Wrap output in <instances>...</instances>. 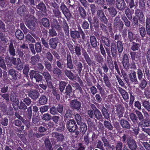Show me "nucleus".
<instances>
[{
	"label": "nucleus",
	"mask_w": 150,
	"mask_h": 150,
	"mask_svg": "<svg viewBox=\"0 0 150 150\" xmlns=\"http://www.w3.org/2000/svg\"><path fill=\"white\" fill-rule=\"evenodd\" d=\"M94 117L97 120L101 121L103 119V117L101 112L98 109L94 111Z\"/></svg>",
	"instance_id": "obj_41"
},
{
	"label": "nucleus",
	"mask_w": 150,
	"mask_h": 150,
	"mask_svg": "<svg viewBox=\"0 0 150 150\" xmlns=\"http://www.w3.org/2000/svg\"><path fill=\"white\" fill-rule=\"evenodd\" d=\"M42 118L45 121H49L52 119V116L50 114L46 113L43 115Z\"/></svg>",
	"instance_id": "obj_61"
},
{
	"label": "nucleus",
	"mask_w": 150,
	"mask_h": 150,
	"mask_svg": "<svg viewBox=\"0 0 150 150\" xmlns=\"http://www.w3.org/2000/svg\"><path fill=\"white\" fill-rule=\"evenodd\" d=\"M25 24L28 28L31 30H33L35 29V23L33 21H28L25 22Z\"/></svg>",
	"instance_id": "obj_31"
},
{
	"label": "nucleus",
	"mask_w": 150,
	"mask_h": 150,
	"mask_svg": "<svg viewBox=\"0 0 150 150\" xmlns=\"http://www.w3.org/2000/svg\"><path fill=\"white\" fill-rule=\"evenodd\" d=\"M113 25L114 27L119 29H122L123 28L124 24L118 16L116 17L113 21Z\"/></svg>",
	"instance_id": "obj_5"
},
{
	"label": "nucleus",
	"mask_w": 150,
	"mask_h": 150,
	"mask_svg": "<svg viewBox=\"0 0 150 150\" xmlns=\"http://www.w3.org/2000/svg\"><path fill=\"white\" fill-rule=\"evenodd\" d=\"M29 65L28 64H25L24 69L23 70V73L25 75L26 77H28V72L29 70Z\"/></svg>",
	"instance_id": "obj_60"
},
{
	"label": "nucleus",
	"mask_w": 150,
	"mask_h": 150,
	"mask_svg": "<svg viewBox=\"0 0 150 150\" xmlns=\"http://www.w3.org/2000/svg\"><path fill=\"white\" fill-rule=\"evenodd\" d=\"M60 69L57 66H54L52 71L54 75L58 77L61 76L62 74V70Z\"/></svg>",
	"instance_id": "obj_40"
},
{
	"label": "nucleus",
	"mask_w": 150,
	"mask_h": 150,
	"mask_svg": "<svg viewBox=\"0 0 150 150\" xmlns=\"http://www.w3.org/2000/svg\"><path fill=\"white\" fill-rule=\"evenodd\" d=\"M103 124L106 128L111 131L113 130V127L110 122L106 120L104 121Z\"/></svg>",
	"instance_id": "obj_57"
},
{
	"label": "nucleus",
	"mask_w": 150,
	"mask_h": 150,
	"mask_svg": "<svg viewBox=\"0 0 150 150\" xmlns=\"http://www.w3.org/2000/svg\"><path fill=\"white\" fill-rule=\"evenodd\" d=\"M74 115L72 110L70 109H68L66 110L64 116V120H67L69 118H72V116Z\"/></svg>",
	"instance_id": "obj_35"
},
{
	"label": "nucleus",
	"mask_w": 150,
	"mask_h": 150,
	"mask_svg": "<svg viewBox=\"0 0 150 150\" xmlns=\"http://www.w3.org/2000/svg\"><path fill=\"white\" fill-rule=\"evenodd\" d=\"M66 127L68 131L71 133V135L75 133L76 129H78V126L74 119H70L66 123Z\"/></svg>",
	"instance_id": "obj_2"
},
{
	"label": "nucleus",
	"mask_w": 150,
	"mask_h": 150,
	"mask_svg": "<svg viewBox=\"0 0 150 150\" xmlns=\"http://www.w3.org/2000/svg\"><path fill=\"white\" fill-rule=\"evenodd\" d=\"M139 125H140L141 127L145 128L148 127H150V119L149 118L144 119L141 122H139Z\"/></svg>",
	"instance_id": "obj_18"
},
{
	"label": "nucleus",
	"mask_w": 150,
	"mask_h": 150,
	"mask_svg": "<svg viewBox=\"0 0 150 150\" xmlns=\"http://www.w3.org/2000/svg\"><path fill=\"white\" fill-rule=\"evenodd\" d=\"M57 35V33L56 31L54 29V28H52L49 30L48 32L49 36L50 37L56 36Z\"/></svg>",
	"instance_id": "obj_64"
},
{
	"label": "nucleus",
	"mask_w": 150,
	"mask_h": 150,
	"mask_svg": "<svg viewBox=\"0 0 150 150\" xmlns=\"http://www.w3.org/2000/svg\"><path fill=\"white\" fill-rule=\"evenodd\" d=\"M135 112L136 114L132 113L130 114L129 115L137 120H139L142 121L144 119L143 115L141 112L138 110H135Z\"/></svg>",
	"instance_id": "obj_10"
},
{
	"label": "nucleus",
	"mask_w": 150,
	"mask_h": 150,
	"mask_svg": "<svg viewBox=\"0 0 150 150\" xmlns=\"http://www.w3.org/2000/svg\"><path fill=\"white\" fill-rule=\"evenodd\" d=\"M64 73L66 76L69 79L73 80L74 78V74L71 71L65 69L64 70Z\"/></svg>",
	"instance_id": "obj_37"
},
{
	"label": "nucleus",
	"mask_w": 150,
	"mask_h": 150,
	"mask_svg": "<svg viewBox=\"0 0 150 150\" xmlns=\"http://www.w3.org/2000/svg\"><path fill=\"white\" fill-rule=\"evenodd\" d=\"M116 7L118 10L123 11L127 7L124 0H116Z\"/></svg>",
	"instance_id": "obj_8"
},
{
	"label": "nucleus",
	"mask_w": 150,
	"mask_h": 150,
	"mask_svg": "<svg viewBox=\"0 0 150 150\" xmlns=\"http://www.w3.org/2000/svg\"><path fill=\"white\" fill-rule=\"evenodd\" d=\"M10 100L13 103H18L19 101L18 99L17 98V95L15 92H13L11 94Z\"/></svg>",
	"instance_id": "obj_53"
},
{
	"label": "nucleus",
	"mask_w": 150,
	"mask_h": 150,
	"mask_svg": "<svg viewBox=\"0 0 150 150\" xmlns=\"http://www.w3.org/2000/svg\"><path fill=\"white\" fill-rule=\"evenodd\" d=\"M36 7L38 9L42 11L45 12L47 11L46 6L45 4L42 2H40L38 5H36Z\"/></svg>",
	"instance_id": "obj_54"
},
{
	"label": "nucleus",
	"mask_w": 150,
	"mask_h": 150,
	"mask_svg": "<svg viewBox=\"0 0 150 150\" xmlns=\"http://www.w3.org/2000/svg\"><path fill=\"white\" fill-rule=\"evenodd\" d=\"M67 85V83L65 81H61L60 82L59 84V89L61 94L64 93Z\"/></svg>",
	"instance_id": "obj_46"
},
{
	"label": "nucleus",
	"mask_w": 150,
	"mask_h": 150,
	"mask_svg": "<svg viewBox=\"0 0 150 150\" xmlns=\"http://www.w3.org/2000/svg\"><path fill=\"white\" fill-rule=\"evenodd\" d=\"M62 27L64 30L66 35V39L69 40V27L68 24L67 23L66 21H63Z\"/></svg>",
	"instance_id": "obj_21"
},
{
	"label": "nucleus",
	"mask_w": 150,
	"mask_h": 150,
	"mask_svg": "<svg viewBox=\"0 0 150 150\" xmlns=\"http://www.w3.org/2000/svg\"><path fill=\"white\" fill-rule=\"evenodd\" d=\"M129 118L132 122L131 124H130L131 128L132 129L137 128L140 126V125H139V120H137L130 115H129Z\"/></svg>",
	"instance_id": "obj_25"
},
{
	"label": "nucleus",
	"mask_w": 150,
	"mask_h": 150,
	"mask_svg": "<svg viewBox=\"0 0 150 150\" xmlns=\"http://www.w3.org/2000/svg\"><path fill=\"white\" fill-rule=\"evenodd\" d=\"M110 47L112 57L114 58H116L117 54V50L116 45L114 43H111Z\"/></svg>",
	"instance_id": "obj_20"
},
{
	"label": "nucleus",
	"mask_w": 150,
	"mask_h": 150,
	"mask_svg": "<svg viewBox=\"0 0 150 150\" xmlns=\"http://www.w3.org/2000/svg\"><path fill=\"white\" fill-rule=\"evenodd\" d=\"M118 90L125 100L129 98L128 93L125 90L120 87H118Z\"/></svg>",
	"instance_id": "obj_29"
},
{
	"label": "nucleus",
	"mask_w": 150,
	"mask_h": 150,
	"mask_svg": "<svg viewBox=\"0 0 150 150\" xmlns=\"http://www.w3.org/2000/svg\"><path fill=\"white\" fill-rule=\"evenodd\" d=\"M56 141H52V144L53 145H54L53 148L54 149L56 150H68V146L67 144L65 142L62 145V146H60L59 144H56Z\"/></svg>",
	"instance_id": "obj_9"
},
{
	"label": "nucleus",
	"mask_w": 150,
	"mask_h": 150,
	"mask_svg": "<svg viewBox=\"0 0 150 150\" xmlns=\"http://www.w3.org/2000/svg\"><path fill=\"white\" fill-rule=\"evenodd\" d=\"M135 14L139 22L142 24L144 23L145 17L142 11L141 10H137L136 11Z\"/></svg>",
	"instance_id": "obj_12"
},
{
	"label": "nucleus",
	"mask_w": 150,
	"mask_h": 150,
	"mask_svg": "<svg viewBox=\"0 0 150 150\" xmlns=\"http://www.w3.org/2000/svg\"><path fill=\"white\" fill-rule=\"evenodd\" d=\"M93 20L92 21L91 17H88V20L89 22L90 25V28L91 30L93 29V26L95 28H97L98 27V22L97 21V20L96 18H93Z\"/></svg>",
	"instance_id": "obj_23"
},
{
	"label": "nucleus",
	"mask_w": 150,
	"mask_h": 150,
	"mask_svg": "<svg viewBox=\"0 0 150 150\" xmlns=\"http://www.w3.org/2000/svg\"><path fill=\"white\" fill-rule=\"evenodd\" d=\"M16 71L14 69H10L8 71L9 74L12 76L14 80L17 79L18 74L16 73Z\"/></svg>",
	"instance_id": "obj_58"
},
{
	"label": "nucleus",
	"mask_w": 150,
	"mask_h": 150,
	"mask_svg": "<svg viewBox=\"0 0 150 150\" xmlns=\"http://www.w3.org/2000/svg\"><path fill=\"white\" fill-rule=\"evenodd\" d=\"M73 63L76 66L77 70L79 74H80L83 67L82 64L81 62H79L77 59L73 60Z\"/></svg>",
	"instance_id": "obj_28"
},
{
	"label": "nucleus",
	"mask_w": 150,
	"mask_h": 150,
	"mask_svg": "<svg viewBox=\"0 0 150 150\" xmlns=\"http://www.w3.org/2000/svg\"><path fill=\"white\" fill-rule=\"evenodd\" d=\"M132 45L131 46V49L134 51H137L140 49V44L135 42L133 41L132 42Z\"/></svg>",
	"instance_id": "obj_49"
},
{
	"label": "nucleus",
	"mask_w": 150,
	"mask_h": 150,
	"mask_svg": "<svg viewBox=\"0 0 150 150\" xmlns=\"http://www.w3.org/2000/svg\"><path fill=\"white\" fill-rule=\"evenodd\" d=\"M15 36L16 38L20 40H22L24 38V35L20 30H17L15 32Z\"/></svg>",
	"instance_id": "obj_45"
},
{
	"label": "nucleus",
	"mask_w": 150,
	"mask_h": 150,
	"mask_svg": "<svg viewBox=\"0 0 150 150\" xmlns=\"http://www.w3.org/2000/svg\"><path fill=\"white\" fill-rule=\"evenodd\" d=\"M58 40L57 38H52L50 39L49 45L51 49L53 50H55L56 49L58 43Z\"/></svg>",
	"instance_id": "obj_14"
},
{
	"label": "nucleus",
	"mask_w": 150,
	"mask_h": 150,
	"mask_svg": "<svg viewBox=\"0 0 150 150\" xmlns=\"http://www.w3.org/2000/svg\"><path fill=\"white\" fill-rule=\"evenodd\" d=\"M101 40L102 42L105 45L108 47H109L110 45L111 41L110 39L107 37L102 35L101 36Z\"/></svg>",
	"instance_id": "obj_34"
},
{
	"label": "nucleus",
	"mask_w": 150,
	"mask_h": 150,
	"mask_svg": "<svg viewBox=\"0 0 150 150\" xmlns=\"http://www.w3.org/2000/svg\"><path fill=\"white\" fill-rule=\"evenodd\" d=\"M41 23L45 27L47 28L50 27V21L47 18H43L41 20Z\"/></svg>",
	"instance_id": "obj_51"
},
{
	"label": "nucleus",
	"mask_w": 150,
	"mask_h": 150,
	"mask_svg": "<svg viewBox=\"0 0 150 150\" xmlns=\"http://www.w3.org/2000/svg\"><path fill=\"white\" fill-rule=\"evenodd\" d=\"M41 74L46 81L48 80H51V76L48 71H44L43 72L41 73Z\"/></svg>",
	"instance_id": "obj_47"
},
{
	"label": "nucleus",
	"mask_w": 150,
	"mask_h": 150,
	"mask_svg": "<svg viewBox=\"0 0 150 150\" xmlns=\"http://www.w3.org/2000/svg\"><path fill=\"white\" fill-rule=\"evenodd\" d=\"M97 17L99 18L100 20L105 23L108 22L107 19L105 16L104 13L101 10H98L97 11Z\"/></svg>",
	"instance_id": "obj_17"
},
{
	"label": "nucleus",
	"mask_w": 150,
	"mask_h": 150,
	"mask_svg": "<svg viewBox=\"0 0 150 150\" xmlns=\"http://www.w3.org/2000/svg\"><path fill=\"white\" fill-rule=\"evenodd\" d=\"M47 98L44 95H42L38 100L39 103L41 105H44L46 104L47 101Z\"/></svg>",
	"instance_id": "obj_43"
},
{
	"label": "nucleus",
	"mask_w": 150,
	"mask_h": 150,
	"mask_svg": "<svg viewBox=\"0 0 150 150\" xmlns=\"http://www.w3.org/2000/svg\"><path fill=\"white\" fill-rule=\"evenodd\" d=\"M74 49L76 55L78 56H80L81 54V47L80 46L78 45L74 46Z\"/></svg>",
	"instance_id": "obj_63"
},
{
	"label": "nucleus",
	"mask_w": 150,
	"mask_h": 150,
	"mask_svg": "<svg viewBox=\"0 0 150 150\" xmlns=\"http://www.w3.org/2000/svg\"><path fill=\"white\" fill-rule=\"evenodd\" d=\"M108 11L109 14L112 17H115L117 13L116 9L113 6H111L108 8Z\"/></svg>",
	"instance_id": "obj_33"
},
{
	"label": "nucleus",
	"mask_w": 150,
	"mask_h": 150,
	"mask_svg": "<svg viewBox=\"0 0 150 150\" xmlns=\"http://www.w3.org/2000/svg\"><path fill=\"white\" fill-rule=\"evenodd\" d=\"M83 55L88 65L89 66H91L93 64V62L91 60L87 52H84L83 53Z\"/></svg>",
	"instance_id": "obj_52"
},
{
	"label": "nucleus",
	"mask_w": 150,
	"mask_h": 150,
	"mask_svg": "<svg viewBox=\"0 0 150 150\" xmlns=\"http://www.w3.org/2000/svg\"><path fill=\"white\" fill-rule=\"evenodd\" d=\"M120 123L123 129H129L131 128L130 123L124 119H121L120 120Z\"/></svg>",
	"instance_id": "obj_16"
},
{
	"label": "nucleus",
	"mask_w": 150,
	"mask_h": 150,
	"mask_svg": "<svg viewBox=\"0 0 150 150\" xmlns=\"http://www.w3.org/2000/svg\"><path fill=\"white\" fill-rule=\"evenodd\" d=\"M122 64L125 69L126 70H128L130 66L128 57L127 54H124L122 60Z\"/></svg>",
	"instance_id": "obj_13"
},
{
	"label": "nucleus",
	"mask_w": 150,
	"mask_h": 150,
	"mask_svg": "<svg viewBox=\"0 0 150 150\" xmlns=\"http://www.w3.org/2000/svg\"><path fill=\"white\" fill-rule=\"evenodd\" d=\"M52 137L54 138L52 140V141H56V143L58 142H62L64 140V136L63 134L57 132H53L52 133Z\"/></svg>",
	"instance_id": "obj_7"
},
{
	"label": "nucleus",
	"mask_w": 150,
	"mask_h": 150,
	"mask_svg": "<svg viewBox=\"0 0 150 150\" xmlns=\"http://www.w3.org/2000/svg\"><path fill=\"white\" fill-rule=\"evenodd\" d=\"M80 125L79 130L78 129H76L75 133L72 134V137L77 139L81 135V134L83 135L85 134L87 130V126L86 124L84 123H81Z\"/></svg>",
	"instance_id": "obj_1"
},
{
	"label": "nucleus",
	"mask_w": 150,
	"mask_h": 150,
	"mask_svg": "<svg viewBox=\"0 0 150 150\" xmlns=\"http://www.w3.org/2000/svg\"><path fill=\"white\" fill-rule=\"evenodd\" d=\"M73 88L70 84H68L66 86L65 88V92L64 93L65 95L68 96H70L73 92Z\"/></svg>",
	"instance_id": "obj_36"
},
{
	"label": "nucleus",
	"mask_w": 150,
	"mask_h": 150,
	"mask_svg": "<svg viewBox=\"0 0 150 150\" xmlns=\"http://www.w3.org/2000/svg\"><path fill=\"white\" fill-rule=\"evenodd\" d=\"M17 60V62L16 65H15V68L18 71L21 70L23 68V64L20 58H18Z\"/></svg>",
	"instance_id": "obj_38"
},
{
	"label": "nucleus",
	"mask_w": 150,
	"mask_h": 150,
	"mask_svg": "<svg viewBox=\"0 0 150 150\" xmlns=\"http://www.w3.org/2000/svg\"><path fill=\"white\" fill-rule=\"evenodd\" d=\"M140 82L139 83V87L141 89L143 90L145 89L147 85V82L145 79H142L141 80H140Z\"/></svg>",
	"instance_id": "obj_48"
},
{
	"label": "nucleus",
	"mask_w": 150,
	"mask_h": 150,
	"mask_svg": "<svg viewBox=\"0 0 150 150\" xmlns=\"http://www.w3.org/2000/svg\"><path fill=\"white\" fill-rule=\"evenodd\" d=\"M78 11L79 14L83 19H85L87 16V14L86 11L84 8L82 7L81 5L78 6L77 7Z\"/></svg>",
	"instance_id": "obj_26"
},
{
	"label": "nucleus",
	"mask_w": 150,
	"mask_h": 150,
	"mask_svg": "<svg viewBox=\"0 0 150 150\" xmlns=\"http://www.w3.org/2000/svg\"><path fill=\"white\" fill-rule=\"evenodd\" d=\"M127 144L130 150H137V146L136 142L133 138L127 141Z\"/></svg>",
	"instance_id": "obj_11"
},
{
	"label": "nucleus",
	"mask_w": 150,
	"mask_h": 150,
	"mask_svg": "<svg viewBox=\"0 0 150 150\" xmlns=\"http://www.w3.org/2000/svg\"><path fill=\"white\" fill-rule=\"evenodd\" d=\"M44 142L46 150H53L52 144L49 138H46L45 139Z\"/></svg>",
	"instance_id": "obj_32"
},
{
	"label": "nucleus",
	"mask_w": 150,
	"mask_h": 150,
	"mask_svg": "<svg viewBox=\"0 0 150 150\" xmlns=\"http://www.w3.org/2000/svg\"><path fill=\"white\" fill-rule=\"evenodd\" d=\"M70 35L71 37L74 39L79 38L80 37V33L76 30H72L71 32Z\"/></svg>",
	"instance_id": "obj_55"
},
{
	"label": "nucleus",
	"mask_w": 150,
	"mask_h": 150,
	"mask_svg": "<svg viewBox=\"0 0 150 150\" xmlns=\"http://www.w3.org/2000/svg\"><path fill=\"white\" fill-rule=\"evenodd\" d=\"M40 58V57L38 55L32 56L30 58V63L33 65H36L38 62L39 61Z\"/></svg>",
	"instance_id": "obj_30"
},
{
	"label": "nucleus",
	"mask_w": 150,
	"mask_h": 150,
	"mask_svg": "<svg viewBox=\"0 0 150 150\" xmlns=\"http://www.w3.org/2000/svg\"><path fill=\"white\" fill-rule=\"evenodd\" d=\"M81 103L77 99L71 100L69 102V105L71 109L79 111L81 110Z\"/></svg>",
	"instance_id": "obj_4"
},
{
	"label": "nucleus",
	"mask_w": 150,
	"mask_h": 150,
	"mask_svg": "<svg viewBox=\"0 0 150 150\" xmlns=\"http://www.w3.org/2000/svg\"><path fill=\"white\" fill-rule=\"evenodd\" d=\"M129 78L131 82L134 84H137L139 83L138 81L135 71L131 72L129 75Z\"/></svg>",
	"instance_id": "obj_15"
},
{
	"label": "nucleus",
	"mask_w": 150,
	"mask_h": 150,
	"mask_svg": "<svg viewBox=\"0 0 150 150\" xmlns=\"http://www.w3.org/2000/svg\"><path fill=\"white\" fill-rule=\"evenodd\" d=\"M17 13L21 16L26 18L29 17V15L28 11H27L25 6H22L18 9Z\"/></svg>",
	"instance_id": "obj_6"
},
{
	"label": "nucleus",
	"mask_w": 150,
	"mask_h": 150,
	"mask_svg": "<svg viewBox=\"0 0 150 150\" xmlns=\"http://www.w3.org/2000/svg\"><path fill=\"white\" fill-rule=\"evenodd\" d=\"M101 113L104 117L106 120H108L110 118V115L107 109L104 106L102 107L101 109Z\"/></svg>",
	"instance_id": "obj_39"
},
{
	"label": "nucleus",
	"mask_w": 150,
	"mask_h": 150,
	"mask_svg": "<svg viewBox=\"0 0 150 150\" xmlns=\"http://www.w3.org/2000/svg\"><path fill=\"white\" fill-rule=\"evenodd\" d=\"M144 70L143 71L144 72V76L145 77L146 76V77L148 79H149L150 77V70L148 68L147 66L145 67H144Z\"/></svg>",
	"instance_id": "obj_59"
},
{
	"label": "nucleus",
	"mask_w": 150,
	"mask_h": 150,
	"mask_svg": "<svg viewBox=\"0 0 150 150\" xmlns=\"http://www.w3.org/2000/svg\"><path fill=\"white\" fill-rule=\"evenodd\" d=\"M7 51L10 56L14 57L16 55L15 49L12 42H11L9 45Z\"/></svg>",
	"instance_id": "obj_22"
},
{
	"label": "nucleus",
	"mask_w": 150,
	"mask_h": 150,
	"mask_svg": "<svg viewBox=\"0 0 150 150\" xmlns=\"http://www.w3.org/2000/svg\"><path fill=\"white\" fill-rule=\"evenodd\" d=\"M91 45L93 48H96L98 45H99V42H97V39L95 36H91L90 37Z\"/></svg>",
	"instance_id": "obj_24"
},
{
	"label": "nucleus",
	"mask_w": 150,
	"mask_h": 150,
	"mask_svg": "<svg viewBox=\"0 0 150 150\" xmlns=\"http://www.w3.org/2000/svg\"><path fill=\"white\" fill-rule=\"evenodd\" d=\"M142 106L148 112H150V103L149 100H144L142 101Z\"/></svg>",
	"instance_id": "obj_42"
},
{
	"label": "nucleus",
	"mask_w": 150,
	"mask_h": 150,
	"mask_svg": "<svg viewBox=\"0 0 150 150\" xmlns=\"http://www.w3.org/2000/svg\"><path fill=\"white\" fill-rule=\"evenodd\" d=\"M43 64L45 68L48 71L51 72L52 70V64L50 62L45 60L44 61Z\"/></svg>",
	"instance_id": "obj_44"
},
{
	"label": "nucleus",
	"mask_w": 150,
	"mask_h": 150,
	"mask_svg": "<svg viewBox=\"0 0 150 150\" xmlns=\"http://www.w3.org/2000/svg\"><path fill=\"white\" fill-rule=\"evenodd\" d=\"M5 34L4 33L2 32L0 30V39L4 43H6L8 40L5 36Z\"/></svg>",
	"instance_id": "obj_62"
},
{
	"label": "nucleus",
	"mask_w": 150,
	"mask_h": 150,
	"mask_svg": "<svg viewBox=\"0 0 150 150\" xmlns=\"http://www.w3.org/2000/svg\"><path fill=\"white\" fill-rule=\"evenodd\" d=\"M35 50L37 53L40 52L42 50V45L41 42H37L34 45Z\"/></svg>",
	"instance_id": "obj_56"
},
{
	"label": "nucleus",
	"mask_w": 150,
	"mask_h": 150,
	"mask_svg": "<svg viewBox=\"0 0 150 150\" xmlns=\"http://www.w3.org/2000/svg\"><path fill=\"white\" fill-rule=\"evenodd\" d=\"M38 92L35 90H31L28 93V96L33 100L37 99L39 96Z\"/></svg>",
	"instance_id": "obj_19"
},
{
	"label": "nucleus",
	"mask_w": 150,
	"mask_h": 150,
	"mask_svg": "<svg viewBox=\"0 0 150 150\" xmlns=\"http://www.w3.org/2000/svg\"><path fill=\"white\" fill-rule=\"evenodd\" d=\"M74 119H75V121H76V123H77V125H80L81 123H83L82 122V118L81 116L78 113H76L74 115Z\"/></svg>",
	"instance_id": "obj_50"
},
{
	"label": "nucleus",
	"mask_w": 150,
	"mask_h": 150,
	"mask_svg": "<svg viewBox=\"0 0 150 150\" xmlns=\"http://www.w3.org/2000/svg\"><path fill=\"white\" fill-rule=\"evenodd\" d=\"M29 75L30 79L33 80L35 79L36 82L42 81L43 79V76L34 70H31L29 72Z\"/></svg>",
	"instance_id": "obj_3"
},
{
	"label": "nucleus",
	"mask_w": 150,
	"mask_h": 150,
	"mask_svg": "<svg viewBox=\"0 0 150 150\" xmlns=\"http://www.w3.org/2000/svg\"><path fill=\"white\" fill-rule=\"evenodd\" d=\"M129 134L126 131H125V132L123 133L121 139H122V142L125 143L127 142V141L131 139L132 137H130Z\"/></svg>",
	"instance_id": "obj_27"
}]
</instances>
